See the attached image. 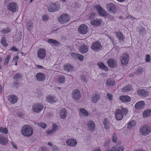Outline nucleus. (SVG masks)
I'll return each mask as SVG.
<instances>
[{
    "label": "nucleus",
    "mask_w": 151,
    "mask_h": 151,
    "mask_svg": "<svg viewBox=\"0 0 151 151\" xmlns=\"http://www.w3.org/2000/svg\"><path fill=\"white\" fill-rule=\"evenodd\" d=\"M128 112V110L123 107L121 109H117L114 112L115 117L118 120H121L123 118L124 115H126Z\"/></svg>",
    "instance_id": "f257e3e1"
},
{
    "label": "nucleus",
    "mask_w": 151,
    "mask_h": 151,
    "mask_svg": "<svg viewBox=\"0 0 151 151\" xmlns=\"http://www.w3.org/2000/svg\"><path fill=\"white\" fill-rule=\"evenodd\" d=\"M21 132L24 136L30 137L33 134V129L31 126L29 125H25L22 127Z\"/></svg>",
    "instance_id": "f03ea898"
},
{
    "label": "nucleus",
    "mask_w": 151,
    "mask_h": 151,
    "mask_svg": "<svg viewBox=\"0 0 151 151\" xmlns=\"http://www.w3.org/2000/svg\"><path fill=\"white\" fill-rule=\"evenodd\" d=\"M106 8L107 11L110 13L114 14L117 11V7L116 5L113 3H107L106 5Z\"/></svg>",
    "instance_id": "7ed1b4c3"
},
{
    "label": "nucleus",
    "mask_w": 151,
    "mask_h": 151,
    "mask_svg": "<svg viewBox=\"0 0 151 151\" xmlns=\"http://www.w3.org/2000/svg\"><path fill=\"white\" fill-rule=\"evenodd\" d=\"M151 131V129L147 125L141 127L140 129V133L144 135H147Z\"/></svg>",
    "instance_id": "20e7f679"
},
{
    "label": "nucleus",
    "mask_w": 151,
    "mask_h": 151,
    "mask_svg": "<svg viewBox=\"0 0 151 151\" xmlns=\"http://www.w3.org/2000/svg\"><path fill=\"white\" fill-rule=\"evenodd\" d=\"M94 8L97 9L99 15L103 17H106L107 15V12L100 5H96L94 6Z\"/></svg>",
    "instance_id": "39448f33"
},
{
    "label": "nucleus",
    "mask_w": 151,
    "mask_h": 151,
    "mask_svg": "<svg viewBox=\"0 0 151 151\" xmlns=\"http://www.w3.org/2000/svg\"><path fill=\"white\" fill-rule=\"evenodd\" d=\"M70 18L66 14H63L61 15L58 19L59 22L61 24H65L69 21Z\"/></svg>",
    "instance_id": "423d86ee"
},
{
    "label": "nucleus",
    "mask_w": 151,
    "mask_h": 151,
    "mask_svg": "<svg viewBox=\"0 0 151 151\" xmlns=\"http://www.w3.org/2000/svg\"><path fill=\"white\" fill-rule=\"evenodd\" d=\"M78 29L79 33L83 35L87 34L89 30L88 27L85 24H81Z\"/></svg>",
    "instance_id": "0eeeda50"
},
{
    "label": "nucleus",
    "mask_w": 151,
    "mask_h": 151,
    "mask_svg": "<svg viewBox=\"0 0 151 151\" xmlns=\"http://www.w3.org/2000/svg\"><path fill=\"white\" fill-rule=\"evenodd\" d=\"M107 64L109 67L113 68L117 67V63L116 60L113 58H110L107 61Z\"/></svg>",
    "instance_id": "6e6552de"
},
{
    "label": "nucleus",
    "mask_w": 151,
    "mask_h": 151,
    "mask_svg": "<svg viewBox=\"0 0 151 151\" xmlns=\"http://www.w3.org/2000/svg\"><path fill=\"white\" fill-rule=\"evenodd\" d=\"M8 10H11L12 12H15L18 9L17 4L14 2L9 3L7 6Z\"/></svg>",
    "instance_id": "1a4fd4ad"
},
{
    "label": "nucleus",
    "mask_w": 151,
    "mask_h": 151,
    "mask_svg": "<svg viewBox=\"0 0 151 151\" xmlns=\"http://www.w3.org/2000/svg\"><path fill=\"white\" fill-rule=\"evenodd\" d=\"M37 56L40 59H43L46 56V51L43 48H40L37 52Z\"/></svg>",
    "instance_id": "9d476101"
},
{
    "label": "nucleus",
    "mask_w": 151,
    "mask_h": 151,
    "mask_svg": "<svg viewBox=\"0 0 151 151\" xmlns=\"http://www.w3.org/2000/svg\"><path fill=\"white\" fill-rule=\"evenodd\" d=\"M48 11L50 12H55L58 10L60 9L59 5L52 3L48 6Z\"/></svg>",
    "instance_id": "9b49d317"
},
{
    "label": "nucleus",
    "mask_w": 151,
    "mask_h": 151,
    "mask_svg": "<svg viewBox=\"0 0 151 151\" xmlns=\"http://www.w3.org/2000/svg\"><path fill=\"white\" fill-rule=\"evenodd\" d=\"M91 48L94 51H98L101 49L102 46L99 41H96L93 43L91 46Z\"/></svg>",
    "instance_id": "f8f14e48"
},
{
    "label": "nucleus",
    "mask_w": 151,
    "mask_h": 151,
    "mask_svg": "<svg viewBox=\"0 0 151 151\" xmlns=\"http://www.w3.org/2000/svg\"><path fill=\"white\" fill-rule=\"evenodd\" d=\"M120 58L121 64L122 65H125L128 64L129 61V55H128L123 54L120 57Z\"/></svg>",
    "instance_id": "ddd939ff"
},
{
    "label": "nucleus",
    "mask_w": 151,
    "mask_h": 151,
    "mask_svg": "<svg viewBox=\"0 0 151 151\" xmlns=\"http://www.w3.org/2000/svg\"><path fill=\"white\" fill-rule=\"evenodd\" d=\"M33 111L36 112H40L43 109V106L42 104H35L32 107Z\"/></svg>",
    "instance_id": "4468645a"
},
{
    "label": "nucleus",
    "mask_w": 151,
    "mask_h": 151,
    "mask_svg": "<svg viewBox=\"0 0 151 151\" xmlns=\"http://www.w3.org/2000/svg\"><path fill=\"white\" fill-rule=\"evenodd\" d=\"M46 101L52 104L57 102V98L55 96L49 95L46 97Z\"/></svg>",
    "instance_id": "2eb2a0df"
},
{
    "label": "nucleus",
    "mask_w": 151,
    "mask_h": 151,
    "mask_svg": "<svg viewBox=\"0 0 151 151\" xmlns=\"http://www.w3.org/2000/svg\"><path fill=\"white\" fill-rule=\"evenodd\" d=\"M73 97L76 100H78L81 97V93L78 89L74 90L72 94Z\"/></svg>",
    "instance_id": "dca6fc26"
},
{
    "label": "nucleus",
    "mask_w": 151,
    "mask_h": 151,
    "mask_svg": "<svg viewBox=\"0 0 151 151\" xmlns=\"http://www.w3.org/2000/svg\"><path fill=\"white\" fill-rule=\"evenodd\" d=\"M37 80L39 81H42L45 79V74L42 73H38L36 75Z\"/></svg>",
    "instance_id": "f3484780"
},
{
    "label": "nucleus",
    "mask_w": 151,
    "mask_h": 151,
    "mask_svg": "<svg viewBox=\"0 0 151 151\" xmlns=\"http://www.w3.org/2000/svg\"><path fill=\"white\" fill-rule=\"evenodd\" d=\"M8 99L12 104H15L16 103L18 100V98L16 96L11 94L8 96Z\"/></svg>",
    "instance_id": "a211bd4d"
},
{
    "label": "nucleus",
    "mask_w": 151,
    "mask_h": 151,
    "mask_svg": "<svg viewBox=\"0 0 151 151\" xmlns=\"http://www.w3.org/2000/svg\"><path fill=\"white\" fill-rule=\"evenodd\" d=\"M101 20L100 19H96L91 21L90 22L91 25L96 26H99L101 24Z\"/></svg>",
    "instance_id": "6ab92c4d"
},
{
    "label": "nucleus",
    "mask_w": 151,
    "mask_h": 151,
    "mask_svg": "<svg viewBox=\"0 0 151 151\" xmlns=\"http://www.w3.org/2000/svg\"><path fill=\"white\" fill-rule=\"evenodd\" d=\"M145 105L144 101H142L137 103L135 106V108L137 109H139L144 107Z\"/></svg>",
    "instance_id": "aec40b11"
},
{
    "label": "nucleus",
    "mask_w": 151,
    "mask_h": 151,
    "mask_svg": "<svg viewBox=\"0 0 151 151\" xmlns=\"http://www.w3.org/2000/svg\"><path fill=\"white\" fill-rule=\"evenodd\" d=\"M88 127L91 131H93L95 128V123L92 120L89 121L88 123Z\"/></svg>",
    "instance_id": "412c9836"
},
{
    "label": "nucleus",
    "mask_w": 151,
    "mask_h": 151,
    "mask_svg": "<svg viewBox=\"0 0 151 151\" xmlns=\"http://www.w3.org/2000/svg\"><path fill=\"white\" fill-rule=\"evenodd\" d=\"M88 50V47L86 45H81L79 51L82 54L87 52Z\"/></svg>",
    "instance_id": "4be33fe9"
},
{
    "label": "nucleus",
    "mask_w": 151,
    "mask_h": 151,
    "mask_svg": "<svg viewBox=\"0 0 151 151\" xmlns=\"http://www.w3.org/2000/svg\"><path fill=\"white\" fill-rule=\"evenodd\" d=\"M8 139L3 134L0 135V143L3 145H6L8 143Z\"/></svg>",
    "instance_id": "5701e85b"
},
{
    "label": "nucleus",
    "mask_w": 151,
    "mask_h": 151,
    "mask_svg": "<svg viewBox=\"0 0 151 151\" xmlns=\"http://www.w3.org/2000/svg\"><path fill=\"white\" fill-rule=\"evenodd\" d=\"M76 140L74 139H69L67 140L66 143L69 145L71 146H75L77 144Z\"/></svg>",
    "instance_id": "b1692460"
},
{
    "label": "nucleus",
    "mask_w": 151,
    "mask_h": 151,
    "mask_svg": "<svg viewBox=\"0 0 151 151\" xmlns=\"http://www.w3.org/2000/svg\"><path fill=\"white\" fill-rule=\"evenodd\" d=\"M120 99L122 101L124 102H129L131 100L130 97L127 96L122 95L119 97Z\"/></svg>",
    "instance_id": "393cba45"
},
{
    "label": "nucleus",
    "mask_w": 151,
    "mask_h": 151,
    "mask_svg": "<svg viewBox=\"0 0 151 151\" xmlns=\"http://www.w3.org/2000/svg\"><path fill=\"white\" fill-rule=\"evenodd\" d=\"M139 95L143 96H146L148 95V92L145 90L139 89L137 91Z\"/></svg>",
    "instance_id": "a878e982"
},
{
    "label": "nucleus",
    "mask_w": 151,
    "mask_h": 151,
    "mask_svg": "<svg viewBox=\"0 0 151 151\" xmlns=\"http://www.w3.org/2000/svg\"><path fill=\"white\" fill-rule=\"evenodd\" d=\"M57 125L56 124H53L52 125V129L51 130H48L46 132L48 134H51L54 133V132L56 131L58 129Z\"/></svg>",
    "instance_id": "bb28decb"
},
{
    "label": "nucleus",
    "mask_w": 151,
    "mask_h": 151,
    "mask_svg": "<svg viewBox=\"0 0 151 151\" xmlns=\"http://www.w3.org/2000/svg\"><path fill=\"white\" fill-rule=\"evenodd\" d=\"M97 65L99 68L101 70L108 71L109 69L108 68L101 62H99L97 63Z\"/></svg>",
    "instance_id": "cd10ccee"
},
{
    "label": "nucleus",
    "mask_w": 151,
    "mask_h": 151,
    "mask_svg": "<svg viewBox=\"0 0 151 151\" xmlns=\"http://www.w3.org/2000/svg\"><path fill=\"white\" fill-rule=\"evenodd\" d=\"M132 89V86L130 85H128L121 89L122 91L124 92H127L131 91Z\"/></svg>",
    "instance_id": "c85d7f7f"
},
{
    "label": "nucleus",
    "mask_w": 151,
    "mask_h": 151,
    "mask_svg": "<svg viewBox=\"0 0 151 151\" xmlns=\"http://www.w3.org/2000/svg\"><path fill=\"white\" fill-rule=\"evenodd\" d=\"M61 118L62 119H65L67 115V111L65 108L61 109L60 113Z\"/></svg>",
    "instance_id": "c756f323"
},
{
    "label": "nucleus",
    "mask_w": 151,
    "mask_h": 151,
    "mask_svg": "<svg viewBox=\"0 0 151 151\" xmlns=\"http://www.w3.org/2000/svg\"><path fill=\"white\" fill-rule=\"evenodd\" d=\"M151 115V110L149 109L145 110L143 113V116L144 118L150 117Z\"/></svg>",
    "instance_id": "7c9ffc66"
},
{
    "label": "nucleus",
    "mask_w": 151,
    "mask_h": 151,
    "mask_svg": "<svg viewBox=\"0 0 151 151\" xmlns=\"http://www.w3.org/2000/svg\"><path fill=\"white\" fill-rule=\"evenodd\" d=\"M115 83V81L110 78H108L106 81V84L108 86H113L114 85Z\"/></svg>",
    "instance_id": "2f4dec72"
},
{
    "label": "nucleus",
    "mask_w": 151,
    "mask_h": 151,
    "mask_svg": "<svg viewBox=\"0 0 151 151\" xmlns=\"http://www.w3.org/2000/svg\"><path fill=\"white\" fill-rule=\"evenodd\" d=\"M100 98V94H96L93 96L92 100L93 102L96 103L98 101Z\"/></svg>",
    "instance_id": "473e14b6"
},
{
    "label": "nucleus",
    "mask_w": 151,
    "mask_h": 151,
    "mask_svg": "<svg viewBox=\"0 0 151 151\" xmlns=\"http://www.w3.org/2000/svg\"><path fill=\"white\" fill-rule=\"evenodd\" d=\"M124 147L122 146H120L117 148L116 150V148L114 146L112 147L110 150H107L106 151H123L124 150Z\"/></svg>",
    "instance_id": "72a5a7b5"
},
{
    "label": "nucleus",
    "mask_w": 151,
    "mask_h": 151,
    "mask_svg": "<svg viewBox=\"0 0 151 151\" xmlns=\"http://www.w3.org/2000/svg\"><path fill=\"white\" fill-rule=\"evenodd\" d=\"M73 67L70 64H67L65 65L64 69L68 71H72L73 69Z\"/></svg>",
    "instance_id": "f704fd0d"
},
{
    "label": "nucleus",
    "mask_w": 151,
    "mask_h": 151,
    "mask_svg": "<svg viewBox=\"0 0 151 151\" xmlns=\"http://www.w3.org/2000/svg\"><path fill=\"white\" fill-rule=\"evenodd\" d=\"M11 30L10 27H6L1 30V32L4 34H6L10 32Z\"/></svg>",
    "instance_id": "c9c22d12"
},
{
    "label": "nucleus",
    "mask_w": 151,
    "mask_h": 151,
    "mask_svg": "<svg viewBox=\"0 0 151 151\" xmlns=\"http://www.w3.org/2000/svg\"><path fill=\"white\" fill-rule=\"evenodd\" d=\"M136 124V122L134 120H132L130 121L127 125V128L129 129L131 128L132 127L135 126Z\"/></svg>",
    "instance_id": "e433bc0d"
},
{
    "label": "nucleus",
    "mask_w": 151,
    "mask_h": 151,
    "mask_svg": "<svg viewBox=\"0 0 151 151\" xmlns=\"http://www.w3.org/2000/svg\"><path fill=\"white\" fill-rule=\"evenodd\" d=\"M116 35L120 41L124 40V37L123 34L120 32H118L116 33Z\"/></svg>",
    "instance_id": "4c0bfd02"
},
{
    "label": "nucleus",
    "mask_w": 151,
    "mask_h": 151,
    "mask_svg": "<svg viewBox=\"0 0 151 151\" xmlns=\"http://www.w3.org/2000/svg\"><path fill=\"white\" fill-rule=\"evenodd\" d=\"M1 43L5 47H6L8 45V44L6 43V37H5L2 38L1 40Z\"/></svg>",
    "instance_id": "58836bf2"
},
{
    "label": "nucleus",
    "mask_w": 151,
    "mask_h": 151,
    "mask_svg": "<svg viewBox=\"0 0 151 151\" xmlns=\"http://www.w3.org/2000/svg\"><path fill=\"white\" fill-rule=\"evenodd\" d=\"M0 132L4 134H7L8 133L7 129L6 128L2 127H0Z\"/></svg>",
    "instance_id": "ea45409f"
},
{
    "label": "nucleus",
    "mask_w": 151,
    "mask_h": 151,
    "mask_svg": "<svg viewBox=\"0 0 151 151\" xmlns=\"http://www.w3.org/2000/svg\"><path fill=\"white\" fill-rule=\"evenodd\" d=\"M65 81V78L63 76H60L59 77L58 81L60 83H63Z\"/></svg>",
    "instance_id": "a19ab883"
},
{
    "label": "nucleus",
    "mask_w": 151,
    "mask_h": 151,
    "mask_svg": "<svg viewBox=\"0 0 151 151\" xmlns=\"http://www.w3.org/2000/svg\"><path fill=\"white\" fill-rule=\"evenodd\" d=\"M11 56L10 55H8L6 57L4 61V65H7L9 60L11 58Z\"/></svg>",
    "instance_id": "79ce46f5"
},
{
    "label": "nucleus",
    "mask_w": 151,
    "mask_h": 151,
    "mask_svg": "<svg viewBox=\"0 0 151 151\" xmlns=\"http://www.w3.org/2000/svg\"><path fill=\"white\" fill-rule=\"evenodd\" d=\"M104 124L105 128L106 129H108L109 128V123L107 122V119H105L104 120Z\"/></svg>",
    "instance_id": "37998d69"
},
{
    "label": "nucleus",
    "mask_w": 151,
    "mask_h": 151,
    "mask_svg": "<svg viewBox=\"0 0 151 151\" xmlns=\"http://www.w3.org/2000/svg\"><path fill=\"white\" fill-rule=\"evenodd\" d=\"M81 113L86 116H88V114L86 110L83 109H81L80 110Z\"/></svg>",
    "instance_id": "c03bdc74"
},
{
    "label": "nucleus",
    "mask_w": 151,
    "mask_h": 151,
    "mask_svg": "<svg viewBox=\"0 0 151 151\" xmlns=\"http://www.w3.org/2000/svg\"><path fill=\"white\" fill-rule=\"evenodd\" d=\"M48 42L49 43H53L54 45L59 44V42L56 40L52 39H49L48 40Z\"/></svg>",
    "instance_id": "a18cd8bd"
},
{
    "label": "nucleus",
    "mask_w": 151,
    "mask_h": 151,
    "mask_svg": "<svg viewBox=\"0 0 151 151\" xmlns=\"http://www.w3.org/2000/svg\"><path fill=\"white\" fill-rule=\"evenodd\" d=\"M27 29L29 30H31L32 27V23L30 22H28L27 25Z\"/></svg>",
    "instance_id": "49530a36"
},
{
    "label": "nucleus",
    "mask_w": 151,
    "mask_h": 151,
    "mask_svg": "<svg viewBox=\"0 0 151 151\" xmlns=\"http://www.w3.org/2000/svg\"><path fill=\"white\" fill-rule=\"evenodd\" d=\"M39 126L43 128H45L47 126L46 124L43 122H40L38 123Z\"/></svg>",
    "instance_id": "de8ad7c7"
},
{
    "label": "nucleus",
    "mask_w": 151,
    "mask_h": 151,
    "mask_svg": "<svg viewBox=\"0 0 151 151\" xmlns=\"http://www.w3.org/2000/svg\"><path fill=\"white\" fill-rule=\"evenodd\" d=\"M22 77L21 75L18 73L16 74L14 77V79H19Z\"/></svg>",
    "instance_id": "09e8293b"
},
{
    "label": "nucleus",
    "mask_w": 151,
    "mask_h": 151,
    "mask_svg": "<svg viewBox=\"0 0 151 151\" xmlns=\"http://www.w3.org/2000/svg\"><path fill=\"white\" fill-rule=\"evenodd\" d=\"M84 57L83 56L79 54H78L77 59L81 61H83V60Z\"/></svg>",
    "instance_id": "8fccbe9b"
},
{
    "label": "nucleus",
    "mask_w": 151,
    "mask_h": 151,
    "mask_svg": "<svg viewBox=\"0 0 151 151\" xmlns=\"http://www.w3.org/2000/svg\"><path fill=\"white\" fill-rule=\"evenodd\" d=\"M151 60V58L150 56L148 55L147 54L146 55V59H145V61L147 62H149Z\"/></svg>",
    "instance_id": "3c124183"
},
{
    "label": "nucleus",
    "mask_w": 151,
    "mask_h": 151,
    "mask_svg": "<svg viewBox=\"0 0 151 151\" xmlns=\"http://www.w3.org/2000/svg\"><path fill=\"white\" fill-rule=\"evenodd\" d=\"M107 98L109 100H112L113 96L110 93H107Z\"/></svg>",
    "instance_id": "603ef678"
},
{
    "label": "nucleus",
    "mask_w": 151,
    "mask_h": 151,
    "mask_svg": "<svg viewBox=\"0 0 151 151\" xmlns=\"http://www.w3.org/2000/svg\"><path fill=\"white\" fill-rule=\"evenodd\" d=\"M110 141V139L108 138L107 140H106L104 144V147H106L109 144Z\"/></svg>",
    "instance_id": "864d4df0"
},
{
    "label": "nucleus",
    "mask_w": 151,
    "mask_h": 151,
    "mask_svg": "<svg viewBox=\"0 0 151 151\" xmlns=\"http://www.w3.org/2000/svg\"><path fill=\"white\" fill-rule=\"evenodd\" d=\"M78 54H76L74 52H72L71 53V55L73 58L77 59Z\"/></svg>",
    "instance_id": "5fc2aeb1"
},
{
    "label": "nucleus",
    "mask_w": 151,
    "mask_h": 151,
    "mask_svg": "<svg viewBox=\"0 0 151 151\" xmlns=\"http://www.w3.org/2000/svg\"><path fill=\"white\" fill-rule=\"evenodd\" d=\"M117 139L116 135L114 134L113 137V141L114 142H116L117 141Z\"/></svg>",
    "instance_id": "6e6d98bb"
},
{
    "label": "nucleus",
    "mask_w": 151,
    "mask_h": 151,
    "mask_svg": "<svg viewBox=\"0 0 151 151\" xmlns=\"http://www.w3.org/2000/svg\"><path fill=\"white\" fill-rule=\"evenodd\" d=\"M42 19L44 21H47L48 19V17L47 15H44L42 17Z\"/></svg>",
    "instance_id": "4d7b16f0"
},
{
    "label": "nucleus",
    "mask_w": 151,
    "mask_h": 151,
    "mask_svg": "<svg viewBox=\"0 0 151 151\" xmlns=\"http://www.w3.org/2000/svg\"><path fill=\"white\" fill-rule=\"evenodd\" d=\"M10 50L11 51H14L15 52H17L19 50L18 48H16V47L14 46L12 47L11 48Z\"/></svg>",
    "instance_id": "13d9d810"
},
{
    "label": "nucleus",
    "mask_w": 151,
    "mask_h": 151,
    "mask_svg": "<svg viewBox=\"0 0 151 151\" xmlns=\"http://www.w3.org/2000/svg\"><path fill=\"white\" fill-rule=\"evenodd\" d=\"M19 59V57L18 55H16L14 57L13 59V61L15 63L18 62Z\"/></svg>",
    "instance_id": "bf43d9fd"
},
{
    "label": "nucleus",
    "mask_w": 151,
    "mask_h": 151,
    "mask_svg": "<svg viewBox=\"0 0 151 151\" xmlns=\"http://www.w3.org/2000/svg\"><path fill=\"white\" fill-rule=\"evenodd\" d=\"M95 14H96L95 13H94V12L92 13L91 14L90 16L89 17V19L91 20L93 19L95 17Z\"/></svg>",
    "instance_id": "052dcab7"
},
{
    "label": "nucleus",
    "mask_w": 151,
    "mask_h": 151,
    "mask_svg": "<svg viewBox=\"0 0 151 151\" xmlns=\"http://www.w3.org/2000/svg\"><path fill=\"white\" fill-rule=\"evenodd\" d=\"M81 80H82L84 82H86V77L83 76H82L81 78Z\"/></svg>",
    "instance_id": "680f3d73"
},
{
    "label": "nucleus",
    "mask_w": 151,
    "mask_h": 151,
    "mask_svg": "<svg viewBox=\"0 0 151 151\" xmlns=\"http://www.w3.org/2000/svg\"><path fill=\"white\" fill-rule=\"evenodd\" d=\"M138 71L139 73V74H141L143 72V69L142 68H140L138 70Z\"/></svg>",
    "instance_id": "e2e57ef3"
},
{
    "label": "nucleus",
    "mask_w": 151,
    "mask_h": 151,
    "mask_svg": "<svg viewBox=\"0 0 151 151\" xmlns=\"http://www.w3.org/2000/svg\"><path fill=\"white\" fill-rule=\"evenodd\" d=\"M36 67L39 69H42L44 68V67L40 65H37Z\"/></svg>",
    "instance_id": "0e129e2a"
},
{
    "label": "nucleus",
    "mask_w": 151,
    "mask_h": 151,
    "mask_svg": "<svg viewBox=\"0 0 151 151\" xmlns=\"http://www.w3.org/2000/svg\"><path fill=\"white\" fill-rule=\"evenodd\" d=\"M41 151H47V149L45 147H42L41 148Z\"/></svg>",
    "instance_id": "69168bd1"
},
{
    "label": "nucleus",
    "mask_w": 151,
    "mask_h": 151,
    "mask_svg": "<svg viewBox=\"0 0 151 151\" xmlns=\"http://www.w3.org/2000/svg\"><path fill=\"white\" fill-rule=\"evenodd\" d=\"M11 144L12 145V146L15 149H17V146L16 145L14 144L13 142H11Z\"/></svg>",
    "instance_id": "338daca9"
},
{
    "label": "nucleus",
    "mask_w": 151,
    "mask_h": 151,
    "mask_svg": "<svg viewBox=\"0 0 151 151\" xmlns=\"http://www.w3.org/2000/svg\"><path fill=\"white\" fill-rule=\"evenodd\" d=\"M17 114L18 116L20 117H21L23 116V115H22V114L21 113H19L18 114Z\"/></svg>",
    "instance_id": "774afa93"
}]
</instances>
